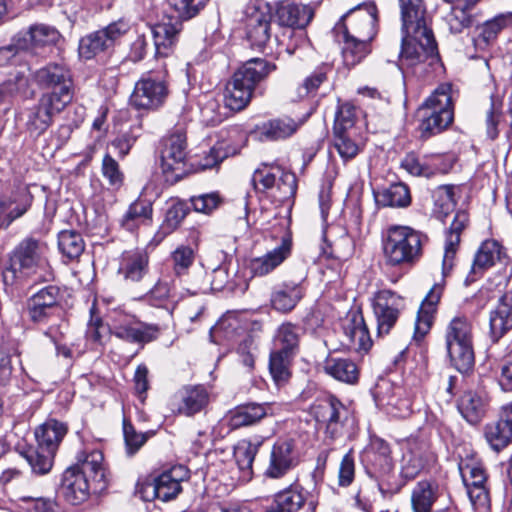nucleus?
<instances>
[{
    "instance_id": "6",
    "label": "nucleus",
    "mask_w": 512,
    "mask_h": 512,
    "mask_svg": "<svg viewBox=\"0 0 512 512\" xmlns=\"http://www.w3.org/2000/svg\"><path fill=\"white\" fill-rule=\"evenodd\" d=\"M452 86L439 85L418 108L419 132L422 139H428L448 128L453 121Z\"/></svg>"
},
{
    "instance_id": "46",
    "label": "nucleus",
    "mask_w": 512,
    "mask_h": 512,
    "mask_svg": "<svg viewBox=\"0 0 512 512\" xmlns=\"http://www.w3.org/2000/svg\"><path fill=\"white\" fill-rule=\"evenodd\" d=\"M300 328L290 322L281 324L275 334V350L294 355L298 349Z\"/></svg>"
},
{
    "instance_id": "22",
    "label": "nucleus",
    "mask_w": 512,
    "mask_h": 512,
    "mask_svg": "<svg viewBox=\"0 0 512 512\" xmlns=\"http://www.w3.org/2000/svg\"><path fill=\"white\" fill-rule=\"evenodd\" d=\"M103 454L97 449H84L76 457V463L72 467H77L78 472L89 478L93 485V492H101L107 487L106 470L103 465Z\"/></svg>"
},
{
    "instance_id": "58",
    "label": "nucleus",
    "mask_w": 512,
    "mask_h": 512,
    "mask_svg": "<svg viewBox=\"0 0 512 512\" xmlns=\"http://www.w3.org/2000/svg\"><path fill=\"white\" fill-rule=\"evenodd\" d=\"M376 401L379 406L385 407L387 413L393 417L406 418L412 412L410 400L399 398L396 394L386 396L378 392Z\"/></svg>"
},
{
    "instance_id": "60",
    "label": "nucleus",
    "mask_w": 512,
    "mask_h": 512,
    "mask_svg": "<svg viewBox=\"0 0 512 512\" xmlns=\"http://www.w3.org/2000/svg\"><path fill=\"white\" fill-rule=\"evenodd\" d=\"M296 190L297 179L295 174L280 169L271 197L277 202H284L294 197Z\"/></svg>"
},
{
    "instance_id": "49",
    "label": "nucleus",
    "mask_w": 512,
    "mask_h": 512,
    "mask_svg": "<svg viewBox=\"0 0 512 512\" xmlns=\"http://www.w3.org/2000/svg\"><path fill=\"white\" fill-rule=\"evenodd\" d=\"M425 459L419 447H408L400 461V474L405 480L414 479L424 468Z\"/></svg>"
},
{
    "instance_id": "3",
    "label": "nucleus",
    "mask_w": 512,
    "mask_h": 512,
    "mask_svg": "<svg viewBox=\"0 0 512 512\" xmlns=\"http://www.w3.org/2000/svg\"><path fill=\"white\" fill-rule=\"evenodd\" d=\"M427 236L410 226L390 225L382 232V253L387 266H413L423 256Z\"/></svg>"
},
{
    "instance_id": "53",
    "label": "nucleus",
    "mask_w": 512,
    "mask_h": 512,
    "mask_svg": "<svg viewBox=\"0 0 512 512\" xmlns=\"http://www.w3.org/2000/svg\"><path fill=\"white\" fill-rule=\"evenodd\" d=\"M280 168L262 164L258 167L252 176V184L257 192L269 193L271 196L275 189L277 177L279 175Z\"/></svg>"
},
{
    "instance_id": "2",
    "label": "nucleus",
    "mask_w": 512,
    "mask_h": 512,
    "mask_svg": "<svg viewBox=\"0 0 512 512\" xmlns=\"http://www.w3.org/2000/svg\"><path fill=\"white\" fill-rule=\"evenodd\" d=\"M439 62L437 44L429 27L402 31L399 68L403 73L422 77Z\"/></svg>"
},
{
    "instance_id": "10",
    "label": "nucleus",
    "mask_w": 512,
    "mask_h": 512,
    "mask_svg": "<svg viewBox=\"0 0 512 512\" xmlns=\"http://www.w3.org/2000/svg\"><path fill=\"white\" fill-rule=\"evenodd\" d=\"M46 246L33 239L24 240L15 250L11 258V268L24 276L37 275L38 278H49V263L45 256Z\"/></svg>"
},
{
    "instance_id": "19",
    "label": "nucleus",
    "mask_w": 512,
    "mask_h": 512,
    "mask_svg": "<svg viewBox=\"0 0 512 512\" xmlns=\"http://www.w3.org/2000/svg\"><path fill=\"white\" fill-rule=\"evenodd\" d=\"M379 335L388 334L404 308L403 298L390 290L378 291L372 299Z\"/></svg>"
},
{
    "instance_id": "13",
    "label": "nucleus",
    "mask_w": 512,
    "mask_h": 512,
    "mask_svg": "<svg viewBox=\"0 0 512 512\" xmlns=\"http://www.w3.org/2000/svg\"><path fill=\"white\" fill-rule=\"evenodd\" d=\"M35 78L41 86L51 89L50 92L43 95L67 104L72 102L73 80L71 72L66 66L57 63L48 64L37 70Z\"/></svg>"
},
{
    "instance_id": "38",
    "label": "nucleus",
    "mask_w": 512,
    "mask_h": 512,
    "mask_svg": "<svg viewBox=\"0 0 512 512\" xmlns=\"http://www.w3.org/2000/svg\"><path fill=\"white\" fill-rule=\"evenodd\" d=\"M149 269V255L143 250L127 251L123 253L119 273L126 280L139 282Z\"/></svg>"
},
{
    "instance_id": "8",
    "label": "nucleus",
    "mask_w": 512,
    "mask_h": 512,
    "mask_svg": "<svg viewBox=\"0 0 512 512\" xmlns=\"http://www.w3.org/2000/svg\"><path fill=\"white\" fill-rule=\"evenodd\" d=\"M168 71L163 66L148 71L135 83L130 104L136 110L156 111L166 102L169 95Z\"/></svg>"
},
{
    "instance_id": "17",
    "label": "nucleus",
    "mask_w": 512,
    "mask_h": 512,
    "mask_svg": "<svg viewBox=\"0 0 512 512\" xmlns=\"http://www.w3.org/2000/svg\"><path fill=\"white\" fill-rule=\"evenodd\" d=\"M62 295L59 287L48 285L27 300V314L35 324H46L48 321L59 314L61 310L60 301Z\"/></svg>"
},
{
    "instance_id": "30",
    "label": "nucleus",
    "mask_w": 512,
    "mask_h": 512,
    "mask_svg": "<svg viewBox=\"0 0 512 512\" xmlns=\"http://www.w3.org/2000/svg\"><path fill=\"white\" fill-rule=\"evenodd\" d=\"M443 290V283L434 284L422 301L415 322L414 337L416 340L423 339L429 332L433 322V314L436 311V307L441 299Z\"/></svg>"
},
{
    "instance_id": "44",
    "label": "nucleus",
    "mask_w": 512,
    "mask_h": 512,
    "mask_svg": "<svg viewBox=\"0 0 512 512\" xmlns=\"http://www.w3.org/2000/svg\"><path fill=\"white\" fill-rule=\"evenodd\" d=\"M304 502L302 489L299 486H290L274 496L265 512H297Z\"/></svg>"
},
{
    "instance_id": "31",
    "label": "nucleus",
    "mask_w": 512,
    "mask_h": 512,
    "mask_svg": "<svg viewBox=\"0 0 512 512\" xmlns=\"http://www.w3.org/2000/svg\"><path fill=\"white\" fill-rule=\"evenodd\" d=\"M468 223V214L465 211H458L446 234L445 251L442 260V275H449L454 267L456 252L460 243V234Z\"/></svg>"
},
{
    "instance_id": "54",
    "label": "nucleus",
    "mask_w": 512,
    "mask_h": 512,
    "mask_svg": "<svg viewBox=\"0 0 512 512\" xmlns=\"http://www.w3.org/2000/svg\"><path fill=\"white\" fill-rule=\"evenodd\" d=\"M512 25V12L500 13L485 21L480 27L479 37L488 44L495 40L499 33Z\"/></svg>"
},
{
    "instance_id": "35",
    "label": "nucleus",
    "mask_w": 512,
    "mask_h": 512,
    "mask_svg": "<svg viewBox=\"0 0 512 512\" xmlns=\"http://www.w3.org/2000/svg\"><path fill=\"white\" fill-rule=\"evenodd\" d=\"M275 13L280 26L294 29L305 28L313 17V11L307 5L289 2L279 3Z\"/></svg>"
},
{
    "instance_id": "28",
    "label": "nucleus",
    "mask_w": 512,
    "mask_h": 512,
    "mask_svg": "<svg viewBox=\"0 0 512 512\" xmlns=\"http://www.w3.org/2000/svg\"><path fill=\"white\" fill-rule=\"evenodd\" d=\"M291 238L285 236L281 244L260 257L250 260L249 270L253 276H265L280 266L291 254Z\"/></svg>"
},
{
    "instance_id": "43",
    "label": "nucleus",
    "mask_w": 512,
    "mask_h": 512,
    "mask_svg": "<svg viewBox=\"0 0 512 512\" xmlns=\"http://www.w3.org/2000/svg\"><path fill=\"white\" fill-rule=\"evenodd\" d=\"M303 297V289L299 284L285 283L275 289L271 296L272 307L282 313L293 310Z\"/></svg>"
},
{
    "instance_id": "18",
    "label": "nucleus",
    "mask_w": 512,
    "mask_h": 512,
    "mask_svg": "<svg viewBox=\"0 0 512 512\" xmlns=\"http://www.w3.org/2000/svg\"><path fill=\"white\" fill-rule=\"evenodd\" d=\"M315 420L325 426V434L331 439L342 435L348 409L335 397L319 400L312 406Z\"/></svg>"
},
{
    "instance_id": "41",
    "label": "nucleus",
    "mask_w": 512,
    "mask_h": 512,
    "mask_svg": "<svg viewBox=\"0 0 512 512\" xmlns=\"http://www.w3.org/2000/svg\"><path fill=\"white\" fill-rule=\"evenodd\" d=\"M480 0H464V3H458L451 7L450 11L443 17L448 31L452 34L462 33L472 24V16L469 13Z\"/></svg>"
},
{
    "instance_id": "26",
    "label": "nucleus",
    "mask_w": 512,
    "mask_h": 512,
    "mask_svg": "<svg viewBox=\"0 0 512 512\" xmlns=\"http://www.w3.org/2000/svg\"><path fill=\"white\" fill-rule=\"evenodd\" d=\"M93 485L89 478L78 472L77 467L67 468L62 477L61 493L73 505H78L88 499Z\"/></svg>"
},
{
    "instance_id": "7",
    "label": "nucleus",
    "mask_w": 512,
    "mask_h": 512,
    "mask_svg": "<svg viewBox=\"0 0 512 512\" xmlns=\"http://www.w3.org/2000/svg\"><path fill=\"white\" fill-rule=\"evenodd\" d=\"M445 343L452 365L467 372L474 365L472 325L464 316L454 317L445 332Z\"/></svg>"
},
{
    "instance_id": "33",
    "label": "nucleus",
    "mask_w": 512,
    "mask_h": 512,
    "mask_svg": "<svg viewBox=\"0 0 512 512\" xmlns=\"http://www.w3.org/2000/svg\"><path fill=\"white\" fill-rule=\"evenodd\" d=\"M489 404L484 390H468L458 400V410L470 424H477L486 414Z\"/></svg>"
},
{
    "instance_id": "32",
    "label": "nucleus",
    "mask_w": 512,
    "mask_h": 512,
    "mask_svg": "<svg viewBox=\"0 0 512 512\" xmlns=\"http://www.w3.org/2000/svg\"><path fill=\"white\" fill-rule=\"evenodd\" d=\"M344 344L356 351H367L371 347V339L361 313H352L343 325Z\"/></svg>"
},
{
    "instance_id": "50",
    "label": "nucleus",
    "mask_w": 512,
    "mask_h": 512,
    "mask_svg": "<svg viewBox=\"0 0 512 512\" xmlns=\"http://www.w3.org/2000/svg\"><path fill=\"white\" fill-rule=\"evenodd\" d=\"M436 500V491L430 482L420 481L412 490L411 504L414 512H430Z\"/></svg>"
},
{
    "instance_id": "61",
    "label": "nucleus",
    "mask_w": 512,
    "mask_h": 512,
    "mask_svg": "<svg viewBox=\"0 0 512 512\" xmlns=\"http://www.w3.org/2000/svg\"><path fill=\"white\" fill-rule=\"evenodd\" d=\"M401 168L415 177H431L433 165L427 164V156L419 157L416 153L410 152L401 160Z\"/></svg>"
},
{
    "instance_id": "56",
    "label": "nucleus",
    "mask_w": 512,
    "mask_h": 512,
    "mask_svg": "<svg viewBox=\"0 0 512 512\" xmlns=\"http://www.w3.org/2000/svg\"><path fill=\"white\" fill-rule=\"evenodd\" d=\"M297 128V123L290 118L275 119L264 124L261 133L267 140H279L291 136Z\"/></svg>"
},
{
    "instance_id": "39",
    "label": "nucleus",
    "mask_w": 512,
    "mask_h": 512,
    "mask_svg": "<svg viewBox=\"0 0 512 512\" xmlns=\"http://www.w3.org/2000/svg\"><path fill=\"white\" fill-rule=\"evenodd\" d=\"M4 204L6 219L10 224L22 217L31 207L33 195L27 187H20L12 191L10 195L1 198Z\"/></svg>"
},
{
    "instance_id": "14",
    "label": "nucleus",
    "mask_w": 512,
    "mask_h": 512,
    "mask_svg": "<svg viewBox=\"0 0 512 512\" xmlns=\"http://www.w3.org/2000/svg\"><path fill=\"white\" fill-rule=\"evenodd\" d=\"M377 8L374 3H365L350 11L334 31H347L350 36L372 42L377 34Z\"/></svg>"
},
{
    "instance_id": "12",
    "label": "nucleus",
    "mask_w": 512,
    "mask_h": 512,
    "mask_svg": "<svg viewBox=\"0 0 512 512\" xmlns=\"http://www.w3.org/2000/svg\"><path fill=\"white\" fill-rule=\"evenodd\" d=\"M186 147V133L180 128L164 139L160 165L167 181H177L184 174Z\"/></svg>"
},
{
    "instance_id": "11",
    "label": "nucleus",
    "mask_w": 512,
    "mask_h": 512,
    "mask_svg": "<svg viewBox=\"0 0 512 512\" xmlns=\"http://www.w3.org/2000/svg\"><path fill=\"white\" fill-rule=\"evenodd\" d=\"M130 30V23L119 19L106 27L91 32L79 40L78 53L81 59L91 60L112 48Z\"/></svg>"
},
{
    "instance_id": "20",
    "label": "nucleus",
    "mask_w": 512,
    "mask_h": 512,
    "mask_svg": "<svg viewBox=\"0 0 512 512\" xmlns=\"http://www.w3.org/2000/svg\"><path fill=\"white\" fill-rule=\"evenodd\" d=\"M67 105L42 94L37 105L32 107L27 115L26 126L30 134L36 137L43 134L52 124L53 117L62 112Z\"/></svg>"
},
{
    "instance_id": "4",
    "label": "nucleus",
    "mask_w": 512,
    "mask_h": 512,
    "mask_svg": "<svg viewBox=\"0 0 512 512\" xmlns=\"http://www.w3.org/2000/svg\"><path fill=\"white\" fill-rule=\"evenodd\" d=\"M276 65L263 58H252L240 66L227 83L224 92L225 106L232 111L244 109L251 101L254 89Z\"/></svg>"
},
{
    "instance_id": "37",
    "label": "nucleus",
    "mask_w": 512,
    "mask_h": 512,
    "mask_svg": "<svg viewBox=\"0 0 512 512\" xmlns=\"http://www.w3.org/2000/svg\"><path fill=\"white\" fill-rule=\"evenodd\" d=\"M68 427L65 423L56 419H48L35 431L38 446L42 450L56 452L63 438L67 434Z\"/></svg>"
},
{
    "instance_id": "47",
    "label": "nucleus",
    "mask_w": 512,
    "mask_h": 512,
    "mask_svg": "<svg viewBox=\"0 0 512 512\" xmlns=\"http://www.w3.org/2000/svg\"><path fill=\"white\" fill-rule=\"evenodd\" d=\"M376 201L382 206L407 207L411 203L408 187L403 183H395L376 195Z\"/></svg>"
},
{
    "instance_id": "9",
    "label": "nucleus",
    "mask_w": 512,
    "mask_h": 512,
    "mask_svg": "<svg viewBox=\"0 0 512 512\" xmlns=\"http://www.w3.org/2000/svg\"><path fill=\"white\" fill-rule=\"evenodd\" d=\"M245 33L253 49L264 51L272 42V6L264 0H249L244 8Z\"/></svg>"
},
{
    "instance_id": "23",
    "label": "nucleus",
    "mask_w": 512,
    "mask_h": 512,
    "mask_svg": "<svg viewBox=\"0 0 512 512\" xmlns=\"http://www.w3.org/2000/svg\"><path fill=\"white\" fill-rule=\"evenodd\" d=\"M209 403V393L201 385H187L173 396L172 410L180 415L193 416L201 412Z\"/></svg>"
},
{
    "instance_id": "21",
    "label": "nucleus",
    "mask_w": 512,
    "mask_h": 512,
    "mask_svg": "<svg viewBox=\"0 0 512 512\" xmlns=\"http://www.w3.org/2000/svg\"><path fill=\"white\" fill-rule=\"evenodd\" d=\"M182 21L176 15H164L151 28L156 56H169L178 42L182 30Z\"/></svg>"
},
{
    "instance_id": "57",
    "label": "nucleus",
    "mask_w": 512,
    "mask_h": 512,
    "mask_svg": "<svg viewBox=\"0 0 512 512\" xmlns=\"http://www.w3.org/2000/svg\"><path fill=\"white\" fill-rule=\"evenodd\" d=\"M293 355L279 351L270 354L269 370L273 380L280 385L290 377V362Z\"/></svg>"
},
{
    "instance_id": "1",
    "label": "nucleus",
    "mask_w": 512,
    "mask_h": 512,
    "mask_svg": "<svg viewBox=\"0 0 512 512\" xmlns=\"http://www.w3.org/2000/svg\"><path fill=\"white\" fill-rule=\"evenodd\" d=\"M90 313L86 340L93 346H102L110 334L127 342L146 343L156 339L159 333L157 325L140 322L126 313H115L111 325L104 324L101 317L95 314L93 307Z\"/></svg>"
},
{
    "instance_id": "15",
    "label": "nucleus",
    "mask_w": 512,
    "mask_h": 512,
    "mask_svg": "<svg viewBox=\"0 0 512 512\" xmlns=\"http://www.w3.org/2000/svg\"><path fill=\"white\" fill-rule=\"evenodd\" d=\"M301 459L297 442L293 438H280L272 446L265 476L270 479H281L293 470Z\"/></svg>"
},
{
    "instance_id": "29",
    "label": "nucleus",
    "mask_w": 512,
    "mask_h": 512,
    "mask_svg": "<svg viewBox=\"0 0 512 512\" xmlns=\"http://www.w3.org/2000/svg\"><path fill=\"white\" fill-rule=\"evenodd\" d=\"M490 337L493 342L499 341L512 329V293L503 294L490 312Z\"/></svg>"
},
{
    "instance_id": "52",
    "label": "nucleus",
    "mask_w": 512,
    "mask_h": 512,
    "mask_svg": "<svg viewBox=\"0 0 512 512\" xmlns=\"http://www.w3.org/2000/svg\"><path fill=\"white\" fill-rule=\"evenodd\" d=\"M434 200L433 213L439 219L446 218L455 209L453 186L443 185L437 187L432 194Z\"/></svg>"
},
{
    "instance_id": "5",
    "label": "nucleus",
    "mask_w": 512,
    "mask_h": 512,
    "mask_svg": "<svg viewBox=\"0 0 512 512\" xmlns=\"http://www.w3.org/2000/svg\"><path fill=\"white\" fill-rule=\"evenodd\" d=\"M366 473L374 479L381 495L386 498L398 493L401 484L394 475V462L390 445L383 439L372 438L363 452Z\"/></svg>"
},
{
    "instance_id": "34",
    "label": "nucleus",
    "mask_w": 512,
    "mask_h": 512,
    "mask_svg": "<svg viewBox=\"0 0 512 512\" xmlns=\"http://www.w3.org/2000/svg\"><path fill=\"white\" fill-rule=\"evenodd\" d=\"M503 255V248L496 240L484 241L475 254L471 271L466 281H475L485 270L495 265L497 261H500Z\"/></svg>"
},
{
    "instance_id": "45",
    "label": "nucleus",
    "mask_w": 512,
    "mask_h": 512,
    "mask_svg": "<svg viewBox=\"0 0 512 512\" xmlns=\"http://www.w3.org/2000/svg\"><path fill=\"white\" fill-rule=\"evenodd\" d=\"M261 444V441L253 443L250 440L243 439L235 445L234 458L243 480L251 479L253 474L252 465Z\"/></svg>"
},
{
    "instance_id": "16",
    "label": "nucleus",
    "mask_w": 512,
    "mask_h": 512,
    "mask_svg": "<svg viewBox=\"0 0 512 512\" xmlns=\"http://www.w3.org/2000/svg\"><path fill=\"white\" fill-rule=\"evenodd\" d=\"M459 471L472 504L478 509L490 507L487 474L481 463L461 461Z\"/></svg>"
},
{
    "instance_id": "25",
    "label": "nucleus",
    "mask_w": 512,
    "mask_h": 512,
    "mask_svg": "<svg viewBox=\"0 0 512 512\" xmlns=\"http://www.w3.org/2000/svg\"><path fill=\"white\" fill-rule=\"evenodd\" d=\"M484 434L488 444L496 452L512 441V401L501 407L499 419L486 425Z\"/></svg>"
},
{
    "instance_id": "51",
    "label": "nucleus",
    "mask_w": 512,
    "mask_h": 512,
    "mask_svg": "<svg viewBox=\"0 0 512 512\" xmlns=\"http://www.w3.org/2000/svg\"><path fill=\"white\" fill-rule=\"evenodd\" d=\"M174 297L172 281L162 276L146 295L148 303L155 307L170 308V302Z\"/></svg>"
},
{
    "instance_id": "63",
    "label": "nucleus",
    "mask_w": 512,
    "mask_h": 512,
    "mask_svg": "<svg viewBox=\"0 0 512 512\" xmlns=\"http://www.w3.org/2000/svg\"><path fill=\"white\" fill-rule=\"evenodd\" d=\"M208 0H167L168 7L181 20H189L202 10Z\"/></svg>"
},
{
    "instance_id": "40",
    "label": "nucleus",
    "mask_w": 512,
    "mask_h": 512,
    "mask_svg": "<svg viewBox=\"0 0 512 512\" xmlns=\"http://www.w3.org/2000/svg\"><path fill=\"white\" fill-rule=\"evenodd\" d=\"M402 31L422 29L428 27L426 21V7L423 0H399Z\"/></svg>"
},
{
    "instance_id": "59",
    "label": "nucleus",
    "mask_w": 512,
    "mask_h": 512,
    "mask_svg": "<svg viewBox=\"0 0 512 512\" xmlns=\"http://www.w3.org/2000/svg\"><path fill=\"white\" fill-rule=\"evenodd\" d=\"M55 454L56 452L42 450L38 447L37 449H29L25 453V458L34 474L45 475L53 466Z\"/></svg>"
},
{
    "instance_id": "48",
    "label": "nucleus",
    "mask_w": 512,
    "mask_h": 512,
    "mask_svg": "<svg viewBox=\"0 0 512 512\" xmlns=\"http://www.w3.org/2000/svg\"><path fill=\"white\" fill-rule=\"evenodd\" d=\"M152 205L145 200L133 202L122 219V226L128 231H133L141 224H147L151 220Z\"/></svg>"
},
{
    "instance_id": "55",
    "label": "nucleus",
    "mask_w": 512,
    "mask_h": 512,
    "mask_svg": "<svg viewBox=\"0 0 512 512\" xmlns=\"http://www.w3.org/2000/svg\"><path fill=\"white\" fill-rule=\"evenodd\" d=\"M82 236L73 230H63L58 234V247L63 255L69 259L79 257L84 251Z\"/></svg>"
},
{
    "instance_id": "62",
    "label": "nucleus",
    "mask_w": 512,
    "mask_h": 512,
    "mask_svg": "<svg viewBox=\"0 0 512 512\" xmlns=\"http://www.w3.org/2000/svg\"><path fill=\"white\" fill-rule=\"evenodd\" d=\"M170 259L175 276L181 277L188 273L194 263V250L190 246L180 245L171 253Z\"/></svg>"
},
{
    "instance_id": "64",
    "label": "nucleus",
    "mask_w": 512,
    "mask_h": 512,
    "mask_svg": "<svg viewBox=\"0 0 512 512\" xmlns=\"http://www.w3.org/2000/svg\"><path fill=\"white\" fill-rule=\"evenodd\" d=\"M31 42L35 46H45L57 43L61 34L53 27L46 24H37L29 31Z\"/></svg>"
},
{
    "instance_id": "42",
    "label": "nucleus",
    "mask_w": 512,
    "mask_h": 512,
    "mask_svg": "<svg viewBox=\"0 0 512 512\" xmlns=\"http://www.w3.org/2000/svg\"><path fill=\"white\" fill-rule=\"evenodd\" d=\"M324 370L334 379L348 384L356 383L359 376L357 365L348 358L329 356L324 362Z\"/></svg>"
},
{
    "instance_id": "24",
    "label": "nucleus",
    "mask_w": 512,
    "mask_h": 512,
    "mask_svg": "<svg viewBox=\"0 0 512 512\" xmlns=\"http://www.w3.org/2000/svg\"><path fill=\"white\" fill-rule=\"evenodd\" d=\"M274 414L275 406L273 403L252 402L240 405L229 411L225 419L231 429H239L241 427L257 424L263 418Z\"/></svg>"
},
{
    "instance_id": "36",
    "label": "nucleus",
    "mask_w": 512,
    "mask_h": 512,
    "mask_svg": "<svg viewBox=\"0 0 512 512\" xmlns=\"http://www.w3.org/2000/svg\"><path fill=\"white\" fill-rule=\"evenodd\" d=\"M335 36L342 45V58L347 67L357 65L371 52L370 41L350 36L347 31L335 32Z\"/></svg>"
},
{
    "instance_id": "27",
    "label": "nucleus",
    "mask_w": 512,
    "mask_h": 512,
    "mask_svg": "<svg viewBox=\"0 0 512 512\" xmlns=\"http://www.w3.org/2000/svg\"><path fill=\"white\" fill-rule=\"evenodd\" d=\"M189 478V470L182 465L173 466L160 474L154 482V495L167 502L175 498L182 490L181 482Z\"/></svg>"
}]
</instances>
